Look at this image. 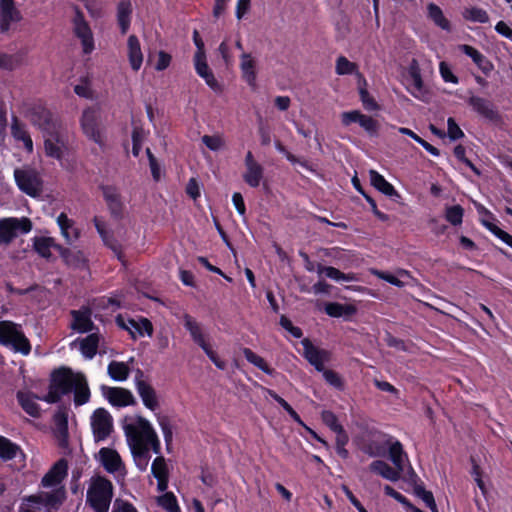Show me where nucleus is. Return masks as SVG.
<instances>
[{
	"mask_svg": "<svg viewBox=\"0 0 512 512\" xmlns=\"http://www.w3.org/2000/svg\"><path fill=\"white\" fill-rule=\"evenodd\" d=\"M322 422L333 432L341 431L344 427L339 423L337 415L330 411L324 410L321 412Z\"/></svg>",
	"mask_w": 512,
	"mask_h": 512,
	"instance_id": "63",
	"label": "nucleus"
},
{
	"mask_svg": "<svg viewBox=\"0 0 512 512\" xmlns=\"http://www.w3.org/2000/svg\"><path fill=\"white\" fill-rule=\"evenodd\" d=\"M32 229V222L29 218H4L0 220V243H11L18 234H27Z\"/></svg>",
	"mask_w": 512,
	"mask_h": 512,
	"instance_id": "7",
	"label": "nucleus"
},
{
	"mask_svg": "<svg viewBox=\"0 0 512 512\" xmlns=\"http://www.w3.org/2000/svg\"><path fill=\"white\" fill-rule=\"evenodd\" d=\"M408 74L412 81L414 89L421 92L424 87L421 69L416 59H413L408 67Z\"/></svg>",
	"mask_w": 512,
	"mask_h": 512,
	"instance_id": "51",
	"label": "nucleus"
},
{
	"mask_svg": "<svg viewBox=\"0 0 512 512\" xmlns=\"http://www.w3.org/2000/svg\"><path fill=\"white\" fill-rule=\"evenodd\" d=\"M30 119L33 125L46 133L53 132L57 129V124L52 112L42 105H36L31 109Z\"/></svg>",
	"mask_w": 512,
	"mask_h": 512,
	"instance_id": "18",
	"label": "nucleus"
},
{
	"mask_svg": "<svg viewBox=\"0 0 512 512\" xmlns=\"http://www.w3.org/2000/svg\"><path fill=\"white\" fill-rule=\"evenodd\" d=\"M323 373V377L325 381L335 389L339 391H343L345 389V383L341 375L331 369H325L321 371Z\"/></svg>",
	"mask_w": 512,
	"mask_h": 512,
	"instance_id": "57",
	"label": "nucleus"
},
{
	"mask_svg": "<svg viewBox=\"0 0 512 512\" xmlns=\"http://www.w3.org/2000/svg\"><path fill=\"white\" fill-rule=\"evenodd\" d=\"M416 496L421 498L423 502L426 504V506L432 511V512H439L434 495L431 491L426 490L423 486L417 485L414 488Z\"/></svg>",
	"mask_w": 512,
	"mask_h": 512,
	"instance_id": "58",
	"label": "nucleus"
},
{
	"mask_svg": "<svg viewBox=\"0 0 512 512\" xmlns=\"http://www.w3.org/2000/svg\"><path fill=\"white\" fill-rule=\"evenodd\" d=\"M48 134L49 137L44 140L45 153L48 157L61 160L66 149L65 141L56 130Z\"/></svg>",
	"mask_w": 512,
	"mask_h": 512,
	"instance_id": "24",
	"label": "nucleus"
},
{
	"mask_svg": "<svg viewBox=\"0 0 512 512\" xmlns=\"http://www.w3.org/2000/svg\"><path fill=\"white\" fill-rule=\"evenodd\" d=\"M158 504L168 512H181L176 496L167 492L158 498Z\"/></svg>",
	"mask_w": 512,
	"mask_h": 512,
	"instance_id": "56",
	"label": "nucleus"
},
{
	"mask_svg": "<svg viewBox=\"0 0 512 512\" xmlns=\"http://www.w3.org/2000/svg\"><path fill=\"white\" fill-rule=\"evenodd\" d=\"M157 421L163 433L166 446L169 447L173 440V427L171 421L168 416H159Z\"/></svg>",
	"mask_w": 512,
	"mask_h": 512,
	"instance_id": "62",
	"label": "nucleus"
},
{
	"mask_svg": "<svg viewBox=\"0 0 512 512\" xmlns=\"http://www.w3.org/2000/svg\"><path fill=\"white\" fill-rule=\"evenodd\" d=\"M317 273L319 275L325 274L326 277H328L334 281H337V282H340V281L352 282V281L357 280L356 275L352 272L344 273L335 267L324 266L320 263L317 264Z\"/></svg>",
	"mask_w": 512,
	"mask_h": 512,
	"instance_id": "39",
	"label": "nucleus"
},
{
	"mask_svg": "<svg viewBox=\"0 0 512 512\" xmlns=\"http://www.w3.org/2000/svg\"><path fill=\"white\" fill-rule=\"evenodd\" d=\"M387 453H389V458L396 468L404 469V458H407V454L399 440L394 438L393 440H389Z\"/></svg>",
	"mask_w": 512,
	"mask_h": 512,
	"instance_id": "42",
	"label": "nucleus"
},
{
	"mask_svg": "<svg viewBox=\"0 0 512 512\" xmlns=\"http://www.w3.org/2000/svg\"><path fill=\"white\" fill-rule=\"evenodd\" d=\"M463 17L472 22L485 24L489 21V15L488 13L479 7H471L465 9L463 12Z\"/></svg>",
	"mask_w": 512,
	"mask_h": 512,
	"instance_id": "52",
	"label": "nucleus"
},
{
	"mask_svg": "<svg viewBox=\"0 0 512 512\" xmlns=\"http://www.w3.org/2000/svg\"><path fill=\"white\" fill-rule=\"evenodd\" d=\"M0 344L23 355H28L31 352L30 341L21 330L20 325L12 321L0 322Z\"/></svg>",
	"mask_w": 512,
	"mask_h": 512,
	"instance_id": "4",
	"label": "nucleus"
},
{
	"mask_svg": "<svg viewBox=\"0 0 512 512\" xmlns=\"http://www.w3.org/2000/svg\"><path fill=\"white\" fill-rule=\"evenodd\" d=\"M112 497V482L103 476L95 477L87 491V503L95 512H108Z\"/></svg>",
	"mask_w": 512,
	"mask_h": 512,
	"instance_id": "1",
	"label": "nucleus"
},
{
	"mask_svg": "<svg viewBox=\"0 0 512 512\" xmlns=\"http://www.w3.org/2000/svg\"><path fill=\"white\" fill-rule=\"evenodd\" d=\"M357 70V64L349 61L345 56L337 58L335 71L338 75H351L357 72Z\"/></svg>",
	"mask_w": 512,
	"mask_h": 512,
	"instance_id": "54",
	"label": "nucleus"
},
{
	"mask_svg": "<svg viewBox=\"0 0 512 512\" xmlns=\"http://www.w3.org/2000/svg\"><path fill=\"white\" fill-rule=\"evenodd\" d=\"M101 390L112 406L126 407L135 404V398L128 389L102 385Z\"/></svg>",
	"mask_w": 512,
	"mask_h": 512,
	"instance_id": "17",
	"label": "nucleus"
},
{
	"mask_svg": "<svg viewBox=\"0 0 512 512\" xmlns=\"http://www.w3.org/2000/svg\"><path fill=\"white\" fill-rule=\"evenodd\" d=\"M356 307L351 304H341L338 302H329L325 305V313L330 317L339 318L342 316H352L356 313Z\"/></svg>",
	"mask_w": 512,
	"mask_h": 512,
	"instance_id": "43",
	"label": "nucleus"
},
{
	"mask_svg": "<svg viewBox=\"0 0 512 512\" xmlns=\"http://www.w3.org/2000/svg\"><path fill=\"white\" fill-rule=\"evenodd\" d=\"M244 165L245 172L242 175L244 182L251 188L259 187L264 177V168L255 160L251 151L246 153Z\"/></svg>",
	"mask_w": 512,
	"mask_h": 512,
	"instance_id": "14",
	"label": "nucleus"
},
{
	"mask_svg": "<svg viewBox=\"0 0 512 512\" xmlns=\"http://www.w3.org/2000/svg\"><path fill=\"white\" fill-rule=\"evenodd\" d=\"M74 33L81 40L84 54H90L94 50V39L89 24L81 12H77L74 18Z\"/></svg>",
	"mask_w": 512,
	"mask_h": 512,
	"instance_id": "16",
	"label": "nucleus"
},
{
	"mask_svg": "<svg viewBox=\"0 0 512 512\" xmlns=\"http://www.w3.org/2000/svg\"><path fill=\"white\" fill-rule=\"evenodd\" d=\"M19 453L22 454L23 452L18 444L0 435V459L10 461L15 459Z\"/></svg>",
	"mask_w": 512,
	"mask_h": 512,
	"instance_id": "41",
	"label": "nucleus"
},
{
	"mask_svg": "<svg viewBox=\"0 0 512 512\" xmlns=\"http://www.w3.org/2000/svg\"><path fill=\"white\" fill-rule=\"evenodd\" d=\"M341 121L344 126L358 123L370 135H376L379 128L377 120L371 116L362 114L358 110L343 112Z\"/></svg>",
	"mask_w": 512,
	"mask_h": 512,
	"instance_id": "15",
	"label": "nucleus"
},
{
	"mask_svg": "<svg viewBox=\"0 0 512 512\" xmlns=\"http://www.w3.org/2000/svg\"><path fill=\"white\" fill-rule=\"evenodd\" d=\"M481 224L490 231L495 237L499 238L505 244L512 248V235L499 228L495 223L488 219H481Z\"/></svg>",
	"mask_w": 512,
	"mask_h": 512,
	"instance_id": "48",
	"label": "nucleus"
},
{
	"mask_svg": "<svg viewBox=\"0 0 512 512\" xmlns=\"http://www.w3.org/2000/svg\"><path fill=\"white\" fill-rule=\"evenodd\" d=\"M427 13L429 19H431L436 26L445 31L451 30L450 21L444 16L442 9L438 5L429 3L427 5Z\"/></svg>",
	"mask_w": 512,
	"mask_h": 512,
	"instance_id": "44",
	"label": "nucleus"
},
{
	"mask_svg": "<svg viewBox=\"0 0 512 512\" xmlns=\"http://www.w3.org/2000/svg\"><path fill=\"white\" fill-rule=\"evenodd\" d=\"M56 251L68 266L83 268L87 264V259L81 250H72L61 245L56 247Z\"/></svg>",
	"mask_w": 512,
	"mask_h": 512,
	"instance_id": "31",
	"label": "nucleus"
},
{
	"mask_svg": "<svg viewBox=\"0 0 512 512\" xmlns=\"http://www.w3.org/2000/svg\"><path fill=\"white\" fill-rule=\"evenodd\" d=\"M98 455L101 465L108 473H116L123 467L119 453L112 448L103 447L99 450Z\"/></svg>",
	"mask_w": 512,
	"mask_h": 512,
	"instance_id": "25",
	"label": "nucleus"
},
{
	"mask_svg": "<svg viewBox=\"0 0 512 512\" xmlns=\"http://www.w3.org/2000/svg\"><path fill=\"white\" fill-rule=\"evenodd\" d=\"M151 473L156 479L169 477V469L163 456L154 459L151 465Z\"/></svg>",
	"mask_w": 512,
	"mask_h": 512,
	"instance_id": "60",
	"label": "nucleus"
},
{
	"mask_svg": "<svg viewBox=\"0 0 512 512\" xmlns=\"http://www.w3.org/2000/svg\"><path fill=\"white\" fill-rule=\"evenodd\" d=\"M36 396L30 392H17V400L21 408L31 417L38 418L41 414V408L35 401Z\"/></svg>",
	"mask_w": 512,
	"mask_h": 512,
	"instance_id": "35",
	"label": "nucleus"
},
{
	"mask_svg": "<svg viewBox=\"0 0 512 512\" xmlns=\"http://www.w3.org/2000/svg\"><path fill=\"white\" fill-rule=\"evenodd\" d=\"M100 336L98 333H90L80 340V351L85 358L92 359L98 351Z\"/></svg>",
	"mask_w": 512,
	"mask_h": 512,
	"instance_id": "40",
	"label": "nucleus"
},
{
	"mask_svg": "<svg viewBox=\"0 0 512 512\" xmlns=\"http://www.w3.org/2000/svg\"><path fill=\"white\" fill-rule=\"evenodd\" d=\"M57 224L61 230L62 236L65 238L67 244H72L80 237V230L74 227V221L62 212L57 217Z\"/></svg>",
	"mask_w": 512,
	"mask_h": 512,
	"instance_id": "32",
	"label": "nucleus"
},
{
	"mask_svg": "<svg viewBox=\"0 0 512 512\" xmlns=\"http://www.w3.org/2000/svg\"><path fill=\"white\" fill-rule=\"evenodd\" d=\"M132 11L130 0H121L117 5V21L123 35L126 34L130 28Z\"/></svg>",
	"mask_w": 512,
	"mask_h": 512,
	"instance_id": "37",
	"label": "nucleus"
},
{
	"mask_svg": "<svg viewBox=\"0 0 512 512\" xmlns=\"http://www.w3.org/2000/svg\"><path fill=\"white\" fill-rule=\"evenodd\" d=\"M108 375L115 381H125L129 377L130 369L124 362L111 361L107 368Z\"/></svg>",
	"mask_w": 512,
	"mask_h": 512,
	"instance_id": "46",
	"label": "nucleus"
},
{
	"mask_svg": "<svg viewBox=\"0 0 512 512\" xmlns=\"http://www.w3.org/2000/svg\"><path fill=\"white\" fill-rule=\"evenodd\" d=\"M143 375V371L138 369L135 376L136 390L144 406L151 411H155L159 408L156 391L150 383L142 379Z\"/></svg>",
	"mask_w": 512,
	"mask_h": 512,
	"instance_id": "13",
	"label": "nucleus"
},
{
	"mask_svg": "<svg viewBox=\"0 0 512 512\" xmlns=\"http://www.w3.org/2000/svg\"><path fill=\"white\" fill-rule=\"evenodd\" d=\"M72 369L60 367L51 373L48 393L42 398L43 401L54 404L61 400L63 395L72 391Z\"/></svg>",
	"mask_w": 512,
	"mask_h": 512,
	"instance_id": "5",
	"label": "nucleus"
},
{
	"mask_svg": "<svg viewBox=\"0 0 512 512\" xmlns=\"http://www.w3.org/2000/svg\"><path fill=\"white\" fill-rule=\"evenodd\" d=\"M135 463L140 471H145L150 461V455L147 447H138L133 449Z\"/></svg>",
	"mask_w": 512,
	"mask_h": 512,
	"instance_id": "59",
	"label": "nucleus"
},
{
	"mask_svg": "<svg viewBox=\"0 0 512 512\" xmlns=\"http://www.w3.org/2000/svg\"><path fill=\"white\" fill-rule=\"evenodd\" d=\"M360 100L363 104V107L368 111L379 110L380 106L376 102V100L369 94L366 88H359Z\"/></svg>",
	"mask_w": 512,
	"mask_h": 512,
	"instance_id": "64",
	"label": "nucleus"
},
{
	"mask_svg": "<svg viewBox=\"0 0 512 512\" xmlns=\"http://www.w3.org/2000/svg\"><path fill=\"white\" fill-rule=\"evenodd\" d=\"M72 391L74 392V404L82 406L90 400V389L86 377L81 373L72 372Z\"/></svg>",
	"mask_w": 512,
	"mask_h": 512,
	"instance_id": "23",
	"label": "nucleus"
},
{
	"mask_svg": "<svg viewBox=\"0 0 512 512\" xmlns=\"http://www.w3.org/2000/svg\"><path fill=\"white\" fill-rule=\"evenodd\" d=\"M14 179L20 191L30 197H36L42 191V179L34 169L16 168L14 170Z\"/></svg>",
	"mask_w": 512,
	"mask_h": 512,
	"instance_id": "8",
	"label": "nucleus"
},
{
	"mask_svg": "<svg viewBox=\"0 0 512 512\" xmlns=\"http://www.w3.org/2000/svg\"><path fill=\"white\" fill-rule=\"evenodd\" d=\"M194 66H195L196 73L201 78H204L205 76H207L209 73L212 72L207 64L205 52H196L195 53Z\"/></svg>",
	"mask_w": 512,
	"mask_h": 512,
	"instance_id": "61",
	"label": "nucleus"
},
{
	"mask_svg": "<svg viewBox=\"0 0 512 512\" xmlns=\"http://www.w3.org/2000/svg\"><path fill=\"white\" fill-rule=\"evenodd\" d=\"M68 474V462L66 459H59L42 478L44 487H53L60 484Z\"/></svg>",
	"mask_w": 512,
	"mask_h": 512,
	"instance_id": "22",
	"label": "nucleus"
},
{
	"mask_svg": "<svg viewBox=\"0 0 512 512\" xmlns=\"http://www.w3.org/2000/svg\"><path fill=\"white\" fill-rule=\"evenodd\" d=\"M127 46L130 66L134 71H138L143 63V54L139 39L136 35H130L128 37Z\"/></svg>",
	"mask_w": 512,
	"mask_h": 512,
	"instance_id": "33",
	"label": "nucleus"
},
{
	"mask_svg": "<svg viewBox=\"0 0 512 512\" xmlns=\"http://www.w3.org/2000/svg\"><path fill=\"white\" fill-rule=\"evenodd\" d=\"M464 209L461 205L448 206L445 209V219L453 226L461 225L463 222Z\"/></svg>",
	"mask_w": 512,
	"mask_h": 512,
	"instance_id": "53",
	"label": "nucleus"
},
{
	"mask_svg": "<svg viewBox=\"0 0 512 512\" xmlns=\"http://www.w3.org/2000/svg\"><path fill=\"white\" fill-rule=\"evenodd\" d=\"M91 428L95 442L106 440L113 430V418L104 408L96 409L91 416Z\"/></svg>",
	"mask_w": 512,
	"mask_h": 512,
	"instance_id": "9",
	"label": "nucleus"
},
{
	"mask_svg": "<svg viewBox=\"0 0 512 512\" xmlns=\"http://www.w3.org/2000/svg\"><path fill=\"white\" fill-rule=\"evenodd\" d=\"M57 246H61V244L56 243L52 237L40 236L33 239V249L39 256L47 260L52 257L51 249L56 250Z\"/></svg>",
	"mask_w": 512,
	"mask_h": 512,
	"instance_id": "38",
	"label": "nucleus"
},
{
	"mask_svg": "<svg viewBox=\"0 0 512 512\" xmlns=\"http://www.w3.org/2000/svg\"><path fill=\"white\" fill-rule=\"evenodd\" d=\"M399 132L402 135L409 136L414 141H416L418 144H420L428 153H430L433 156H439L440 150L436 148L435 146L431 145L429 142L421 138L418 134H416L414 131H412L409 128L400 127Z\"/></svg>",
	"mask_w": 512,
	"mask_h": 512,
	"instance_id": "49",
	"label": "nucleus"
},
{
	"mask_svg": "<svg viewBox=\"0 0 512 512\" xmlns=\"http://www.w3.org/2000/svg\"><path fill=\"white\" fill-rule=\"evenodd\" d=\"M110 215L115 220H121L124 215V203L119 189L114 185H99Z\"/></svg>",
	"mask_w": 512,
	"mask_h": 512,
	"instance_id": "11",
	"label": "nucleus"
},
{
	"mask_svg": "<svg viewBox=\"0 0 512 512\" xmlns=\"http://www.w3.org/2000/svg\"><path fill=\"white\" fill-rule=\"evenodd\" d=\"M22 63V56L20 54H7L0 52V69L13 71L18 68Z\"/></svg>",
	"mask_w": 512,
	"mask_h": 512,
	"instance_id": "50",
	"label": "nucleus"
},
{
	"mask_svg": "<svg viewBox=\"0 0 512 512\" xmlns=\"http://www.w3.org/2000/svg\"><path fill=\"white\" fill-rule=\"evenodd\" d=\"M11 134L17 141L23 142L24 148L28 153L33 151V141L25 128V125L21 123L17 117H13L11 124Z\"/></svg>",
	"mask_w": 512,
	"mask_h": 512,
	"instance_id": "36",
	"label": "nucleus"
},
{
	"mask_svg": "<svg viewBox=\"0 0 512 512\" xmlns=\"http://www.w3.org/2000/svg\"><path fill=\"white\" fill-rule=\"evenodd\" d=\"M128 322L130 327L133 328L140 336H144L145 334L150 337L152 336L153 325L149 319L143 317L139 321L129 319Z\"/></svg>",
	"mask_w": 512,
	"mask_h": 512,
	"instance_id": "55",
	"label": "nucleus"
},
{
	"mask_svg": "<svg viewBox=\"0 0 512 512\" xmlns=\"http://www.w3.org/2000/svg\"><path fill=\"white\" fill-rule=\"evenodd\" d=\"M466 103L474 112L489 122L498 124L502 121L501 114L490 100L472 95L466 100Z\"/></svg>",
	"mask_w": 512,
	"mask_h": 512,
	"instance_id": "10",
	"label": "nucleus"
},
{
	"mask_svg": "<svg viewBox=\"0 0 512 512\" xmlns=\"http://www.w3.org/2000/svg\"><path fill=\"white\" fill-rule=\"evenodd\" d=\"M369 470L372 473L380 475L386 480L396 482L400 479L403 468L391 467L388 463L383 460H374L369 465Z\"/></svg>",
	"mask_w": 512,
	"mask_h": 512,
	"instance_id": "28",
	"label": "nucleus"
},
{
	"mask_svg": "<svg viewBox=\"0 0 512 512\" xmlns=\"http://www.w3.org/2000/svg\"><path fill=\"white\" fill-rule=\"evenodd\" d=\"M125 432L127 437L137 442L140 447H147L148 449L151 447L154 453H160V440L147 419L140 417L137 421V426L128 425L125 428Z\"/></svg>",
	"mask_w": 512,
	"mask_h": 512,
	"instance_id": "3",
	"label": "nucleus"
},
{
	"mask_svg": "<svg viewBox=\"0 0 512 512\" xmlns=\"http://www.w3.org/2000/svg\"><path fill=\"white\" fill-rule=\"evenodd\" d=\"M22 20L21 12L16 8L14 0H0V31L10 30L11 24Z\"/></svg>",
	"mask_w": 512,
	"mask_h": 512,
	"instance_id": "19",
	"label": "nucleus"
},
{
	"mask_svg": "<svg viewBox=\"0 0 512 512\" xmlns=\"http://www.w3.org/2000/svg\"><path fill=\"white\" fill-rule=\"evenodd\" d=\"M393 437L378 430L367 431L361 438L360 450L370 457H385Z\"/></svg>",
	"mask_w": 512,
	"mask_h": 512,
	"instance_id": "6",
	"label": "nucleus"
},
{
	"mask_svg": "<svg viewBox=\"0 0 512 512\" xmlns=\"http://www.w3.org/2000/svg\"><path fill=\"white\" fill-rule=\"evenodd\" d=\"M55 431L54 435L58 446L66 449L69 446L68 417L65 412H57L54 415Z\"/></svg>",
	"mask_w": 512,
	"mask_h": 512,
	"instance_id": "26",
	"label": "nucleus"
},
{
	"mask_svg": "<svg viewBox=\"0 0 512 512\" xmlns=\"http://www.w3.org/2000/svg\"><path fill=\"white\" fill-rule=\"evenodd\" d=\"M183 325L189 332L193 342L197 344L201 349L209 345L206 336L202 331L201 324L189 314L183 316Z\"/></svg>",
	"mask_w": 512,
	"mask_h": 512,
	"instance_id": "27",
	"label": "nucleus"
},
{
	"mask_svg": "<svg viewBox=\"0 0 512 512\" xmlns=\"http://www.w3.org/2000/svg\"><path fill=\"white\" fill-rule=\"evenodd\" d=\"M304 348V357L317 371L324 370V362L327 360L328 352L324 349H319L308 339L305 338L301 341Z\"/></svg>",
	"mask_w": 512,
	"mask_h": 512,
	"instance_id": "21",
	"label": "nucleus"
},
{
	"mask_svg": "<svg viewBox=\"0 0 512 512\" xmlns=\"http://www.w3.org/2000/svg\"><path fill=\"white\" fill-rule=\"evenodd\" d=\"M242 353L245 357V359L251 363L252 365L256 366L258 369L263 371L265 374L273 376L275 373V369L272 368L264 358L256 354L254 351H252L250 348H243Z\"/></svg>",
	"mask_w": 512,
	"mask_h": 512,
	"instance_id": "45",
	"label": "nucleus"
},
{
	"mask_svg": "<svg viewBox=\"0 0 512 512\" xmlns=\"http://www.w3.org/2000/svg\"><path fill=\"white\" fill-rule=\"evenodd\" d=\"M93 224L101 237L104 245L109 248L116 256V258L124 263L125 255L123 253L122 245L115 238L113 231L108 230L107 223L102 217L94 216Z\"/></svg>",
	"mask_w": 512,
	"mask_h": 512,
	"instance_id": "12",
	"label": "nucleus"
},
{
	"mask_svg": "<svg viewBox=\"0 0 512 512\" xmlns=\"http://www.w3.org/2000/svg\"><path fill=\"white\" fill-rule=\"evenodd\" d=\"M459 50L470 57L484 74L488 75L494 69L492 62L473 46L462 44Z\"/></svg>",
	"mask_w": 512,
	"mask_h": 512,
	"instance_id": "29",
	"label": "nucleus"
},
{
	"mask_svg": "<svg viewBox=\"0 0 512 512\" xmlns=\"http://www.w3.org/2000/svg\"><path fill=\"white\" fill-rule=\"evenodd\" d=\"M240 69L243 79L254 89L256 87V63L251 54L243 53L241 55Z\"/></svg>",
	"mask_w": 512,
	"mask_h": 512,
	"instance_id": "34",
	"label": "nucleus"
},
{
	"mask_svg": "<svg viewBox=\"0 0 512 512\" xmlns=\"http://www.w3.org/2000/svg\"><path fill=\"white\" fill-rule=\"evenodd\" d=\"M369 177H370L371 185L376 190H378L379 192H381L382 194H384L385 196H387L391 199H394L395 197L400 198V194L395 189V187L390 182H388L384 178V176L381 175L378 171L370 170Z\"/></svg>",
	"mask_w": 512,
	"mask_h": 512,
	"instance_id": "30",
	"label": "nucleus"
},
{
	"mask_svg": "<svg viewBox=\"0 0 512 512\" xmlns=\"http://www.w3.org/2000/svg\"><path fill=\"white\" fill-rule=\"evenodd\" d=\"M267 394L278 403L287 413L288 415L300 426H305V423L299 416V414L295 411V409L280 395H278L274 390L267 389Z\"/></svg>",
	"mask_w": 512,
	"mask_h": 512,
	"instance_id": "47",
	"label": "nucleus"
},
{
	"mask_svg": "<svg viewBox=\"0 0 512 512\" xmlns=\"http://www.w3.org/2000/svg\"><path fill=\"white\" fill-rule=\"evenodd\" d=\"M80 125L84 135L104 150L106 142L101 128V109L98 105L83 110Z\"/></svg>",
	"mask_w": 512,
	"mask_h": 512,
	"instance_id": "2",
	"label": "nucleus"
},
{
	"mask_svg": "<svg viewBox=\"0 0 512 512\" xmlns=\"http://www.w3.org/2000/svg\"><path fill=\"white\" fill-rule=\"evenodd\" d=\"M92 311L88 306H82L79 310H71L70 315L73 322L70 327L79 333H88L96 329V325L91 319Z\"/></svg>",
	"mask_w": 512,
	"mask_h": 512,
	"instance_id": "20",
	"label": "nucleus"
}]
</instances>
